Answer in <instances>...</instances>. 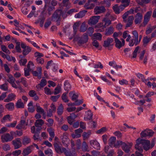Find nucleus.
<instances>
[{
  "mask_svg": "<svg viewBox=\"0 0 156 156\" xmlns=\"http://www.w3.org/2000/svg\"><path fill=\"white\" fill-rule=\"evenodd\" d=\"M88 40V37L87 34L85 33L83 36L79 40V43L80 44L86 43Z\"/></svg>",
  "mask_w": 156,
  "mask_h": 156,
  "instance_id": "22",
  "label": "nucleus"
},
{
  "mask_svg": "<svg viewBox=\"0 0 156 156\" xmlns=\"http://www.w3.org/2000/svg\"><path fill=\"white\" fill-rule=\"evenodd\" d=\"M91 133L90 130L88 131L87 132H84L83 134V136L84 139H88L90 136Z\"/></svg>",
  "mask_w": 156,
  "mask_h": 156,
  "instance_id": "41",
  "label": "nucleus"
},
{
  "mask_svg": "<svg viewBox=\"0 0 156 156\" xmlns=\"http://www.w3.org/2000/svg\"><path fill=\"white\" fill-rule=\"evenodd\" d=\"M118 144L122 145V148L123 150L126 153H128L130 151V149L133 144L132 143H125L121 141H118Z\"/></svg>",
  "mask_w": 156,
  "mask_h": 156,
  "instance_id": "3",
  "label": "nucleus"
},
{
  "mask_svg": "<svg viewBox=\"0 0 156 156\" xmlns=\"http://www.w3.org/2000/svg\"><path fill=\"white\" fill-rule=\"evenodd\" d=\"M62 10H56L53 14L51 16V20L57 22V24L59 25L60 24V21L61 20V15Z\"/></svg>",
  "mask_w": 156,
  "mask_h": 156,
  "instance_id": "2",
  "label": "nucleus"
},
{
  "mask_svg": "<svg viewBox=\"0 0 156 156\" xmlns=\"http://www.w3.org/2000/svg\"><path fill=\"white\" fill-rule=\"evenodd\" d=\"M65 154L66 156H76V155L75 151H68L66 150V152H65Z\"/></svg>",
  "mask_w": 156,
  "mask_h": 156,
  "instance_id": "40",
  "label": "nucleus"
},
{
  "mask_svg": "<svg viewBox=\"0 0 156 156\" xmlns=\"http://www.w3.org/2000/svg\"><path fill=\"white\" fill-rule=\"evenodd\" d=\"M94 32V29L92 27H89L88 29L87 32L90 36H91Z\"/></svg>",
  "mask_w": 156,
  "mask_h": 156,
  "instance_id": "58",
  "label": "nucleus"
},
{
  "mask_svg": "<svg viewBox=\"0 0 156 156\" xmlns=\"http://www.w3.org/2000/svg\"><path fill=\"white\" fill-rule=\"evenodd\" d=\"M94 39H96L98 40H101L102 39V35L99 33H95L94 34Z\"/></svg>",
  "mask_w": 156,
  "mask_h": 156,
  "instance_id": "43",
  "label": "nucleus"
},
{
  "mask_svg": "<svg viewBox=\"0 0 156 156\" xmlns=\"http://www.w3.org/2000/svg\"><path fill=\"white\" fill-rule=\"evenodd\" d=\"M121 41H120L118 39H116L115 40V46L118 49H120L124 45L125 41L124 39L122 38L121 39Z\"/></svg>",
  "mask_w": 156,
  "mask_h": 156,
  "instance_id": "12",
  "label": "nucleus"
},
{
  "mask_svg": "<svg viewBox=\"0 0 156 156\" xmlns=\"http://www.w3.org/2000/svg\"><path fill=\"white\" fill-rule=\"evenodd\" d=\"M100 16H94L90 17L88 21V23L90 25H95L98 21Z\"/></svg>",
  "mask_w": 156,
  "mask_h": 156,
  "instance_id": "11",
  "label": "nucleus"
},
{
  "mask_svg": "<svg viewBox=\"0 0 156 156\" xmlns=\"http://www.w3.org/2000/svg\"><path fill=\"white\" fill-rule=\"evenodd\" d=\"M67 93V92L64 93L62 96V99L65 102H67L69 101V100L66 96V94Z\"/></svg>",
  "mask_w": 156,
  "mask_h": 156,
  "instance_id": "46",
  "label": "nucleus"
},
{
  "mask_svg": "<svg viewBox=\"0 0 156 156\" xmlns=\"http://www.w3.org/2000/svg\"><path fill=\"white\" fill-rule=\"evenodd\" d=\"M16 106L18 108H23L24 107V105L21 99H20L17 101Z\"/></svg>",
  "mask_w": 156,
  "mask_h": 156,
  "instance_id": "33",
  "label": "nucleus"
},
{
  "mask_svg": "<svg viewBox=\"0 0 156 156\" xmlns=\"http://www.w3.org/2000/svg\"><path fill=\"white\" fill-rule=\"evenodd\" d=\"M1 49L2 51L6 53L9 54H10V51L4 45H1Z\"/></svg>",
  "mask_w": 156,
  "mask_h": 156,
  "instance_id": "45",
  "label": "nucleus"
},
{
  "mask_svg": "<svg viewBox=\"0 0 156 156\" xmlns=\"http://www.w3.org/2000/svg\"><path fill=\"white\" fill-rule=\"evenodd\" d=\"M116 138L115 137H111L109 140V144L111 147H115L116 148L118 147L119 144H118V141L115 144Z\"/></svg>",
  "mask_w": 156,
  "mask_h": 156,
  "instance_id": "13",
  "label": "nucleus"
},
{
  "mask_svg": "<svg viewBox=\"0 0 156 156\" xmlns=\"http://www.w3.org/2000/svg\"><path fill=\"white\" fill-rule=\"evenodd\" d=\"M0 88L4 91L8 90L7 85L6 83L3 84L0 86Z\"/></svg>",
  "mask_w": 156,
  "mask_h": 156,
  "instance_id": "64",
  "label": "nucleus"
},
{
  "mask_svg": "<svg viewBox=\"0 0 156 156\" xmlns=\"http://www.w3.org/2000/svg\"><path fill=\"white\" fill-rule=\"evenodd\" d=\"M154 132L151 130L146 129L141 132L140 135L141 137H144L147 136H152L153 135Z\"/></svg>",
  "mask_w": 156,
  "mask_h": 156,
  "instance_id": "7",
  "label": "nucleus"
},
{
  "mask_svg": "<svg viewBox=\"0 0 156 156\" xmlns=\"http://www.w3.org/2000/svg\"><path fill=\"white\" fill-rule=\"evenodd\" d=\"M27 62V60L26 58L21 59L19 61V63L20 66H24Z\"/></svg>",
  "mask_w": 156,
  "mask_h": 156,
  "instance_id": "50",
  "label": "nucleus"
},
{
  "mask_svg": "<svg viewBox=\"0 0 156 156\" xmlns=\"http://www.w3.org/2000/svg\"><path fill=\"white\" fill-rule=\"evenodd\" d=\"M77 117V115H76L74 113H72L70 116L67 117L68 122L70 125H72L75 121V119Z\"/></svg>",
  "mask_w": 156,
  "mask_h": 156,
  "instance_id": "21",
  "label": "nucleus"
},
{
  "mask_svg": "<svg viewBox=\"0 0 156 156\" xmlns=\"http://www.w3.org/2000/svg\"><path fill=\"white\" fill-rule=\"evenodd\" d=\"M13 139V137L11 136L9 133L3 134L1 136V141L2 143L10 141Z\"/></svg>",
  "mask_w": 156,
  "mask_h": 156,
  "instance_id": "4",
  "label": "nucleus"
},
{
  "mask_svg": "<svg viewBox=\"0 0 156 156\" xmlns=\"http://www.w3.org/2000/svg\"><path fill=\"white\" fill-rule=\"evenodd\" d=\"M106 131V127H103L101 129L98 130L96 132L97 134H102L105 132Z\"/></svg>",
  "mask_w": 156,
  "mask_h": 156,
  "instance_id": "56",
  "label": "nucleus"
},
{
  "mask_svg": "<svg viewBox=\"0 0 156 156\" xmlns=\"http://www.w3.org/2000/svg\"><path fill=\"white\" fill-rule=\"evenodd\" d=\"M139 44L138 41V39L133 38L131 40L129 41V45L131 47L133 46L134 44L136 45Z\"/></svg>",
  "mask_w": 156,
  "mask_h": 156,
  "instance_id": "29",
  "label": "nucleus"
},
{
  "mask_svg": "<svg viewBox=\"0 0 156 156\" xmlns=\"http://www.w3.org/2000/svg\"><path fill=\"white\" fill-rule=\"evenodd\" d=\"M120 2L126 6H128L129 5L130 1V0H121Z\"/></svg>",
  "mask_w": 156,
  "mask_h": 156,
  "instance_id": "54",
  "label": "nucleus"
},
{
  "mask_svg": "<svg viewBox=\"0 0 156 156\" xmlns=\"http://www.w3.org/2000/svg\"><path fill=\"white\" fill-rule=\"evenodd\" d=\"M44 121L42 119H37L35 122L36 127H41L44 124Z\"/></svg>",
  "mask_w": 156,
  "mask_h": 156,
  "instance_id": "32",
  "label": "nucleus"
},
{
  "mask_svg": "<svg viewBox=\"0 0 156 156\" xmlns=\"http://www.w3.org/2000/svg\"><path fill=\"white\" fill-rule=\"evenodd\" d=\"M105 22V24L103 25L104 27H106L108 26L111 23V22L110 20H108L106 18H105L103 20Z\"/></svg>",
  "mask_w": 156,
  "mask_h": 156,
  "instance_id": "39",
  "label": "nucleus"
},
{
  "mask_svg": "<svg viewBox=\"0 0 156 156\" xmlns=\"http://www.w3.org/2000/svg\"><path fill=\"white\" fill-rule=\"evenodd\" d=\"M33 151V146H29L24 149L22 154L23 156H27Z\"/></svg>",
  "mask_w": 156,
  "mask_h": 156,
  "instance_id": "14",
  "label": "nucleus"
},
{
  "mask_svg": "<svg viewBox=\"0 0 156 156\" xmlns=\"http://www.w3.org/2000/svg\"><path fill=\"white\" fill-rule=\"evenodd\" d=\"M12 143L15 149L20 148L22 146L21 139L20 138H17L13 140L12 141Z\"/></svg>",
  "mask_w": 156,
  "mask_h": 156,
  "instance_id": "9",
  "label": "nucleus"
},
{
  "mask_svg": "<svg viewBox=\"0 0 156 156\" xmlns=\"http://www.w3.org/2000/svg\"><path fill=\"white\" fill-rule=\"evenodd\" d=\"M54 146L56 152L58 154L64 153L65 154L67 150L65 148L60 147L57 143H55Z\"/></svg>",
  "mask_w": 156,
  "mask_h": 156,
  "instance_id": "6",
  "label": "nucleus"
},
{
  "mask_svg": "<svg viewBox=\"0 0 156 156\" xmlns=\"http://www.w3.org/2000/svg\"><path fill=\"white\" fill-rule=\"evenodd\" d=\"M61 90V87L59 86H58L55 88V91L53 92V94L55 95H56L59 93Z\"/></svg>",
  "mask_w": 156,
  "mask_h": 156,
  "instance_id": "55",
  "label": "nucleus"
},
{
  "mask_svg": "<svg viewBox=\"0 0 156 156\" xmlns=\"http://www.w3.org/2000/svg\"><path fill=\"white\" fill-rule=\"evenodd\" d=\"M50 108L47 113V116L48 117H51L52 115V113H54L56 111V107L55 105L52 104L50 106Z\"/></svg>",
  "mask_w": 156,
  "mask_h": 156,
  "instance_id": "20",
  "label": "nucleus"
},
{
  "mask_svg": "<svg viewBox=\"0 0 156 156\" xmlns=\"http://www.w3.org/2000/svg\"><path fill=\"white\" fill-rule=\"evenodd\" d=\"M102 4L107 7H109L110 5V0H104L102 2Z\"/></svg>",
  "mask_w": 156,
  "mask_h": 156,
  "instance_id": "59",
  "label": "nucleus"
},
{
  "mask_svg": "<svg viewBox=\"0 0 156 156\" xmlns=\"http://www.w3.org/2000/svg\"><path fill=\"white\" fill-rule=\"evenodd\" d=\"M2 148L3 150L5 151L10 150V145L8 144H5L2 145Z\"/></svg>",
  "mask_w": 156,
  "mask_h": 156,
  "instance_id": "44",
  "label": "nucleus"
},
{
  "mask_svg": "<svg viewBox=\"0 0 156 156\" xmlns=\"http://www.w3.org/2000/svg\"><path fill=\"white\" fill-rule=\"evenodd\" d=\"M112 8L116 14H118L120 13V9L119 6H118L117 5H115Z\"/></svg>",
  "mask_w": 156,
  "mask_h": 156,
  "instance_id": "47",
  "label": "nucleus"
},
{
  "mask_svg": "<svg viewBox=\"0 0 156 156\" xmlns=\"http://www.w3.org/2000/svg\"><path fill=\"white\" fill-rule=\"evenodd\" d=\"M95 6V4L91 0H88L84 5V7L87 9H92Z\"/></svg>",
  "mask_w": 156,
  "mask_h": 156,
  "instance_id": "17",
  "label": "nucleus"
},
{
  "mask_svg": "<svg viewBox=\"0 0 156 156\" xmlns=\"http://www.w3.org/2000/svg\"><path fill=\"white\" fill-rule=\"evenodd\" d=\"M113 32L114 28L113 27L111 26L106 29L105 35L106 36H108L112 34Z\"/></svg>",
  "mask_w": 156,
  "mask_h": 156,
  "instance_id": "27",
  "label": "nucleus"
},
{
  "mask_svg": "<svg viewBox=\"0 0 156 156\" xmlns=\"http://www.w3.org/2000/svg\"><path fill=\"white\" fill-rule=\"evenodd\" d=\"M135 147L140 153L143 152V148L146 151H148L150 148V141L139 138L136 140Z\"/></svg>",
  "mask_w": 156,
  "mask_h": 156,
  "instance_id": "1",
  "label": "nucleus"
},
{
  "mask_svg": "<svg viewBox=\"0 0 156 156\" xmlns=\"http://www.w3.org/2000/svg\"><path fill=\"white\" fill-rule=\"evenodd\" d=\"M20 43L19 42H16V49L17 52H21V48L20 47Z\"/></svg>",
  "mask_w": 156,
  "mask_h": 156,
  "instance_id": "57",
  "label": "nucleus"
},
{
  "mask_svg": "<svg viewBox=\"0 0 156 156\" xmlns=\"http://www.w3.org/2000/svg\"><path fill=\"white\" fill-rule=\"evenodd\" d=\"M114 44L113 39L111 37H108L104 41L103 46L105 48H109L113 45Z\"/></svg>",
  "mask_w": 156,
  "mask_h": 156,
  "instance_id": "5",
  "label": "nucleus"
},
{
  "mask_svg": "<svg viewBox=\"0 0 156 156\" xmlns=\"http://www.w3.org/2000/svg\"><path fill=\"white\" fill-rule=\"evenodd\" d=\"M87 27V26L86 25L85 23L83 22L80 26V31L81 32H84L86 31Z\"/></svg>",
  "mask_w": 156,
  "mask_h": 156,
  "instance_id": "42",
  "label": "nucleus"
},
{
  "mask_svg": "<svg viewBox=\"0 0 156 156\" xmlns=\"http://www.w3.org/2000/svg\"><path fill=\"white\" fill-rule=\"evenodd\" d=\"M21 119L20 123L16 127V128L18 129H24L25 127L26 118L23 116L21 117Z\"/></svg>",
  "mask_w": 156,
  "mask_h": 156,
  "instance_id": "15",
  "label": "nucleus"
},
{
  "mask_svg": "<svg viewBox=\"0 0 156 156\" xmlns=\"http://www.w3.org/2000/svg\"><path fill=\"white\" fill-rule=\"evenodd\" d=\"M16 97V95L13 93L9 94L7 98L5 99V102H8L14 100Z\"/></svg>",
  "mask_w": 156,
  "mask_h": 156,
  "instance_id": "25",
  "label": "nucleus"
},
{
  "mask_svg": "<svg viewBox=\"0 0 156 156\" xmlns=\"http://www.w3.org/2000/svg\"><path fill=\"white\" fill-rule=\"evenodd\" d=\"M8 79L7 80V81L10 83H11L13 82H15V80L13 76L11 75H9L8 76Z\"/></svg>",
  "mask_w": 156,
  "mask_h": 156,
  "instance_id": "48",
  "label": "nucleus"
},
{
  "mask_svg": "<svg viewBox=\"0 0 156 156\" xmlns=\"http://www.w3.org/2000/svg\"><path fill=\"white\" fill-rule=\"evenodd\" d=\"M30 142V139L27 136L24 137L23 139L22 144L24 145H27Z\"/></svg>",
  "mask_w": 156,
  "mask_h": 156,
  "instance_id": "36",
  "label": "nucleus"
},
{
  "mask_svg": "<svg viewBox=\"0 0 156 156\" xmlns=\"http://www.w3.org/2000/svg\"><path fill=\"white\" fill-rule=\"evenodd\" d=\"M139 47L138 46H137L135 50H134V51L133 53V58H135L136 57L137 54V53L139 49Z\"/></svg>",
  "mask_w": 156,
  "mask_h": 156,
  "instance_id": "60",
  "label": "nucleus"
},
{
  "mask_svg": "<svg viewBox=\"0 0 156 156\" xmlns=\"http://www.w3.org/2000/svg\"><path fill=\"white\" fill-rule=\"evenodd\" d=\"M32 73L33 76H37L39 79H41L42 75V68L38 67L37 70L33 71Z\"/></svg>",
  "mask_w": 156,
  "mask_h": 156,
  "instance_id": "18",
  "label": "nucleus"
},
{
  "mask_svg": "<svg viewBox=\"0 0 156 156\" xmlns=\"http://www.w3.org/2000/svg\"><path fill=\"white\" fill-rule=\"evenodd\" d=\"M81 149L82 151H89L88 146L85 141H83L82 143Z\"/></svg>",
  "mask_w": 156,
  "mask_h": 156,
  "instance_id": "35",
  "label": "nucleus"
},
{
  "mask_svg": "<svg viewBox=\"0 0 156 156\" xmlns=\"http://www.w3.org/2000/svg\"><path fill=\"white\" fill-rule=\"evenodd\" d=\"M143 15L140 12L137 13L135 16L134 23L135 24H140L143 19Z\"/></svg>",
  "mask_w": 156,
  "mask_h": 156,
  "instance_id": "16",
  "label": "nucleus"
},
{
  "mask_svg": "<svg viewBox=\"0 0 156 156\" xmlns=\"http://www.w3.org/2000/svg\"><path fill=\"white\" fill-rule=\"evenodd\" d=\"M21 153V151L20 150H15L12 153V154L13 156H18Z\"/></svg>",
  "mask_w": 156,
  "mask_h": 156,
  "instance_id": "49",
  "label": "nucleus"
},
{
  "mask_svg": "<svg viewBox=\"0 0 156 156\" xmlns=\"http://www.w3.org/2000/svg\"><path fill=\"white\" fill-rule=\"evenodd\" d=\"M93 115V113L91 112V111L90 110H88L86 112L85 117L84 118V119L85 121L90 120L92 119Z\"/></svg>",
  "mask_w": 156,
  "mask_h": 156,
  "instance_id": "23",
  "label": "nucleus"
},
{
  "mask_svg": "<svg viewBox=\"0 0 156 156\" xmlns=\"http://www.w3.org/2000/svg\"><path fill=\"white\" fill-rule=\"evenodd\" d=\"M31 50V48L30 47L27 46V47L23 49V54L24 55L26 56L29 54Z\"/></svg>",
  "mask_w": 156,
  "mask_h": 156,
  "instance_id": "38",
  "label": "nucleus"
},
{
  "mask_svg": "<svg viewBox=\"0 0 156 156\" xmlns=\"http://www.w3.org/2000/svg\"><path fill=\"white\" fill-rule=\"evenodd\" d=\"M44 153L46 155H47L48 156H52L53 152L51 149L49 148L44 151Z\"/></svg>",
  "mask_w": 156,
  "mask_h": 156,
  "instance_id": "52",
  "label": "nucleus"
},
{
  "mask_svg": "<svg viewBox=\"0 0 156 156\" xmlns=\"http://www.w3.org/2000/svg\"><path fill=\"white\" fill-rule=\"evenodd\" d=\"M152 14V11H149L147 12L144 16V21L143 24L144 25L147 24L148 22L149 21L151 16Z\"/></svg>",
  "mask_w": 156,
  "mask_h": 156,
  "instance_id": "8",
  "label": "nucleus"
},
{
  "mask_svg": "<svg viewBox=\"0 0 156 156\" xmlns=\"http://www.w3.org/2000/svg\"><path fill=\"white\" fill-rule=\"evenodd\" d=\"M36 60L37 63L41 65L43 64L44 62V59L40 57H37Z\"/></svg>",
  "mask_w": 156,
  "mask_h": 156,
  "instance_id": "51",
  "label": "nucleus"
},
{
  "mask_svg": "<svg viewBox=\"0 0 156 156\" xmlns=\"http://www.w3.org/2000/svg\"><path fill=\"white\" fill-rule=\"evenodd\" d=\"M90 143L91 146L94 148L100 150V145L99 143L96 140H91L90 141Z\"/></svg>",
  "mask_w": 156,
  "mask_h": 156,
  "instance_id": "19",
  "label": "nucleus"
},
{
  "mask_svg": "<svg viewBox=\"0 0 156 156\" xmlns=\"http://www.w3.org/2000/svg\"><path fill=\"white\" fill-rule=\"evenodd\" d=\"M69 140L68 137L65 134L63 135V137L62 139V142L63 144H64L65 146L68 145Z\"/></svg>",
  "mask_w": 156,
  "mask_h": 156,
  "instance_id": "30",
  "label": "nucleus"
},
{
  "mask_svg": "<svg viewBox=\"0 0 156 156\" xmlns=\"http://www.w3.org/2000/svg\"><path fill=\"white\" fill-rule=\"evenodd\" d=\"M92 44L96 48H98L99 46V43L97 40H94L92 42Z\"/></svg>",
  "mask_w": 156,
  "mask_h": 156,
  "instance_id": "61",
  "label": "nucleus"
},
{
  "mask_svg": "<svg viewBox=\"0 0 156 156\" xmlns=\"http://www.w3.org/2000/svg\"><path fill=\"white\" fill-rule=\"evenodd\" d=\"M87 12V11L85 10L80 11L75 15V17L76 18H81L85 16Z\"/></svg>",
  "mask_w": 156,
  "mask_h": 156,
  "instance_id": "26",
  "label": "nucleus"
},
{
  "mask_svg": "<svg viewBox=\"0 0 156 156\" xmlns=\"http://www.w3.org/2000/svg\"><path fill=\"white\" fill-rule=\"evenodd\" d=\"M36 111L38 112L42 113L43 115H45L46 113L44 112V109L41 107L37 108Z\"/></svg>",
  "mask_w": 156,
  "mask_h": 156,
  "instance_id": "62",
  "label": "nucleus"
},
{
  "mask_svg": "<svg viewBox=\"0 0 156 156\" xmlns=\"http://www.w3.org/2000/svg\"><path fill=\"white\" fill-rule=\"evenodd\" d=\"M151 39V38L148 37L147 36L144 37L143 39L142 46L143 47H146Z\"/></svg>",
  "mask_w": 156,
  "mask_h": 156,
  "instance_id": "24",
  "label": "nucleus"
},
{
  "mask_svg": "<svg viewBox=\"0 0 156 156\" xmlns=\"http://www.w3.org/2000/svg\"><path fill=\"white\" fill-rule=\"evenodd\" d=\"M60 96L58 95L56 96H52L51 97V99L54 102L56 101L58 98H59Z\"/></svg>",
  "mask_w": 156,
  "mask_h": 156,
  "instance_id": "63",
  "label": "nucleus"
},
{
  "mask_svg": "<svg viewBox=\"0 0 156 156\" xmlns=\"http://www.w3.org/2000/svg\"><path fill=\"white\" fill-rule=\"evenodd\" d=\"M71 85L68 80L65 81L64 83V88L65 90L68 92L71 88ZM68 93V92H67Z\"/></svg>",
  "mask_w": 156,
  "mask_h": 156,
  "instance_id": "31",
  "label": "nucleus"
},
{
  "mask_svg": "<svg viewBox=\"0 0 156 156\" xmlns=\"http://www.w3.org/2000/svg\"><path fill=\"white\" fill-rule=\"evenodd\" d=\"M5 107L9 111H12L14 108V105L12 102H9L5 105Z\"/></svg>",
  "mask_w": 156,
  "mask_h": 156,
  "instance_id": "28",
  "label": "nucleus"
},
{
  "mask_svg": "<svg viewBox=\"0 0 156 156\" xmlns=\"http://www.w3.org/2000/svg\"><path fill=\"white\" fill-rule=\"evenodd\" d=\"M64 107L62 104H60L57 108V113L59 115H61L63 113Z\"/></svg>",
  "mask_w": 156,
  "mask_h": 156,
  "instance_id": "37",
  "label": "nucleus"
},
{
  "mask_svg": "<svg viewBox=\"0 0 156 156\" xmlns=\"http://www.w3.org/2000/svg\"><path fill=\"white\" fill-rule=\"evenodd\" d=\"M69 96L70 97L72 96L71 99L73 101L77 100V99L78 97V95L75 94L74 91L70 92L69 93Z\"/></svg>",
  "mask_w": 156,
  "mask_h": 156,
  "instance_id": "34",
  "label": "nucleus"
},
{
  "mask_svg": "<svg viewBox=\"0 0 156 156\" xmlns=\"http://www.w3.org/2000/svg\"><path fill=\"white\" fill-rule=\"evenodd\" d=\"M105 9L103 6H96L94 10V14L96 15L103 13L105 12Z\"/></svg>",
  "mask_w": 156,
  "mask_h": 156,
  "instance_id": "10",
  "label": "nucleus"
},
{
  "mask_svg": "<svg viewBox=\"0 0 156 156\" xmlns=\"http://www.w3.org/2000/svg\"><path fill=\"white\" fill-rule=\"evenodd\" d=\"M47 131L49 133V134L51 137L53 138L55 136V133L53 129L51 128L47 129Z\"/></svg>",
  "mask_w": 156,
  "mask_h": 156,
  "instance_id": "53",
  "label": "nucleus"
}]
</instances>
